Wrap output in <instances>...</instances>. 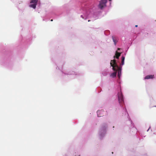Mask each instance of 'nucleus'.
Listing matches in <instances>:
<instances>
[{
  "label": "nucleus",
  "instance_id": "423d86ee",
  "mask_svg": "<svg viewBox=\"0 0 156 156\" xmlns=\"http://www.w3.org/2000/svg\"><path fill=\"white\" fill-rule=\"evenodd\" d=\"M154 77V75H148L145 77V79H153Z\"/></svg>",
  "mask_w": 156,
  "mask_h": 156
},
{
  "label": "nucleus",
  "instance_id": "9b49d317",
  "mask_svg": "<svg viewBox=\"0 0 156 156\" xmlns=\"http://www.w3.org/2000/svg\"><path fill=\"white\" fill-rule=\"evenodd\" d=\"M100 115H102H102H103V113L102 114H100Z\"/></svg>",
  "mask_w": 156,
  "mask_h": 156
},
{
  "label": "nucleus",
  "instance_id": "39448f33",
  "mask_svg": "<svg viewBox=\"0 0 156 156\" xmlns=\"http://www.w3.org/2000/svg\"><path fill=\"white\" fill-rule=\"evenodd\" d=\"M104 112V111L103 110H101L98 111L97 112L98 116V117L102 116V115H100V114L103 113Z\"/></svg>",
  "mask_w": 156,
  "mask_h": 156
},
{
  "label": "nucleus",
  "instance_id": "20e7f679",
  "mask_svg": "<svg viewBox=\"0 0 156 156\" xmlns=\"http://www.w3.org/2000/svg\"><path fill=\"white\" fill-rule=\"evenodd\" d=\"M38 1V0H31L30 2V3H33V4L30 5V6L34 9H35L37 5Z\"/></svg>",
  "mask_w": 156,
  "mask_h": 156
},
{
  "label": "nucleus",
  "instance_id": "1a4fd4ad",
  "mask_svg": "<svg viewBox=\"0 0 156 156\" xmlns=\"http://www.w3.org/2000/svg\"><path fill=\"white\" fill-rule=\"evenodd\" d=\"M116 71H115V72L112 73L111 75V76L113 77H115L116 76Z\"/></svg>",
  "mask_w": 156,
  "mask_h": 156
},
{
  "label": "nucleus",
  "instance_id": "f257e3e1",
  "mask_svg": "<svg viewBox=\"0 0 156 156\" xmlns=\"http://www.w3.org/2000/svg\"><path fill=\"white\" fill-rule=\"evenodd\" d=\"M125 58L124 56H122L121 64L120 65V67H119L117 65L115 59L111 60L110 62V65L112 67V69L116 72H118V76L119 78H120L121 75L122 67L121 66L124 64Z\"/></svg>",
  "mask_w": 156,
  "mask_h": 156
},
{
  "label": "nucleus",
  "instance_id": "ddd939ff",
  "mask_svg": "<svg viewBox=\"0 0 156 156\" xmlns=\"http://www.w3.org/2000/svg\"><path fill=\"white\" fill-rule=\"evenodd\" d=\"M51 21H53V20H51Z\"/></svg>",
  "mask_w": 156,
  "mask_h": 156
},
{
  "label": "nucleus",
  "instance_id": "0eeeda50",
  "mask_svg": "<svg viewBox=\"0 0 156 156\" xmlns=\"http://www.w3.org/2000/svg\"><path fill=\"white\" fill-rule=\"evenodd\" d=\"M121 53L118 52L117 51L116 52V53L115 54V56H114V58H115V57L118 59L119 58V57L120 56Z\"/></svg>",
  "mask_w": 156,
  "mask_h": 156
},
{
  "label": "nucleus",
  "instance_id": "4468645a",
  "mask_svg": "<svg viewBox=\"0 0 156 156\" xmlns=\"http://www.w3.org/2000/svg\"><path fill=\"white\" fill-rule=\"evenodd\" d=\"M119 49H120V48H118V50H119Z\"/></svg>",
  "mask_w": 156,
  "mask_h": 156
},
{
  "label": "nucleus",
  "instance_id": "9d476101",
  "mask_svg": "<svg viewBox=\"0 0 156 156\" xmlns=\"http://www.w3.org/2000/svg\"><path fill=\"white\" fill-rule=\"evenodd\" d=\"M81 17L82 18H83V15H81Z\"/></svg>",
  "mask_w": 156,
  "mask_h": 156
},
{
  "label": "nucleus",
  "instance_id": "f8f14e48",
  "mask_svg": "<svg viewBox=\"0 0 156 156\" xmlns=\"http://www.w3.org/2000/svg\"><path fill=\"white\" fill-rule=\"evenodd\" d=\"M137 27V25H136L135 26V27Z\"/></svg>",
  "mask_w": 156,
  "mask_h": 156
},
{
  "label": "nucleus",
  "instance_id": "7ed1b4c3",
  "mask_svg": "<svg viewBox=\"0 0 156 156\" xmlns=\"http://www.w3.org/2000/svg\"><path fill=\"white\" fill-rule=\"evenodd\" d=\"M107 2V0H101L98 5L99 7L101 9H102L104 7L106 6Z\"/></svg>",
  "mask_w": 156,
  "mask_h": 156
},
{
  "label": "nucleus",
  "instance_id": "2eb2a0df",
  "mask_svg": "<svg viewBox=\"0 0 156 156\" xmlns=\"http://www.w3.org/2000/svg\"><path fill=\"white\" fill-rule=\"evenodd\" d=\"M109 1H111V0H109Z\"/></svg>",
  "mask_w": 156,
  "mask_h": 156
},
{
  "label": "nucleus",
  "instance_id": "dca6fc26",
  "mask_svg": "<svg viewBox=\"0 0 156 156\" xmlns=\"http://www.w3.org/2000/svg\"><path fill=\"white\" fill-rule=\"evenodd\" d=\"M90 21V20H89L88 21H89H89Z\"/></svg>",
  "mask_w": 156,
  "mask_h": 156
},
{
  "label": "nucleus",
  "instance_id": "f03ea898",
  "mask_svg": "<svg viewBox=\"0 0 156 156\" xmlns=\"http://www.w3.org/2000/svg\"><path fill=\"white\" fill-rule=\"evenodd\" d=\"M118 98L119 103L121 105H122L124 104V100L122 94L121 92L118 93Z\"/></svg>",
  "mask_w": 156,
  "mask_h": 156
},
{
  "label": "nucleus",
  "instance_id": "6e6552de",
  "mask_svg": "<svg viewBox=\"0 0 156 156\" xmlns=\"http://www.w3.org/2000/svg\"><path fill=\"white\" fill-rule=\"evenodd\" d=\"M112 38L113 41V42H114L115 45H116V43L117 42V41L115 39V37H113V36H112Z\"/></svg>",
  "mask_w": 156,
  "mask_h": 156
}]
</instances>
